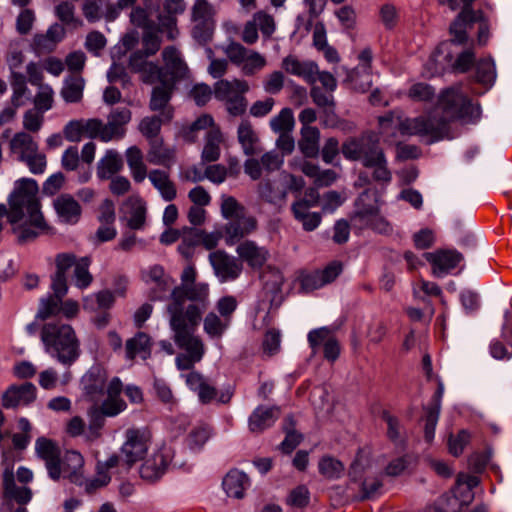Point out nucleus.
I'll return each mask as SVG.
<instances>
[{
    "label": "nucleus",
    "instance_id": "obj_1",
    "mask_svg": "<svg viewBox=\"0 0 512 512\" xmlns=\"http://www.w3.org/2000/svg\"><path fill=\"white\" fill-rule=\"evenodd\" d=\"M480 112L479 105L473 104L460 86H455L441 93L435 111L415 118H403L398 112H390L379 118V124L383 131L394 127L402 135H418L436 142L447 135L450 121H474L480 117Z\"/></svg>",
    "mask_w": 512,
    "mask_h": 512
},
{
    "label": "nucleus",
    "instance_id": "obj_2",
    "mask_svg": "<svg viewBox=\"0 0 512 512\" xmlns=\"http://www.w3.org/2000/svg\"><path fill=\"white\" fill-rule=\"evenodd\" d=\"M10 211L8 219L14 228L20 243L36 239L48 229V225L40 211L38 185L32 179H22L17 183L9 198Z\"/></svg>",
    "mask_w": 512,
    "mask_h": 512
},
{
    "label": "nucleus",
    "instance_id": "obj_3",
    "mask_svg": "<svg viewBox=\"0 0 512 512\" xmlns=\"http://www.w3.org/2000/svg\"><path fill=\"white\" fill-rule=\"evenodd\" d=\"M205 312L196 308L167 312L169 325L173 332V340L177 347L184 351L175 358L179 370L192 369L196 363L202 360L205 354L203 341L195 335Z\"/></svg>",
    "mask_w": 512,
    "mask_h": 512
},
{
    "label": "nucleus",
    "instance_id": "obj_4",
    "mask_svg": "<svg viewBox=\"0 0 512 512\" xmlns=\"http://www.w3.org/2000/svg\"><path fill=\"white\" fill-rule=\"evenodd\" d=\"M471 27H464V39L456 40V33L450 29L452 38L442 42L430 55L425 64L423 74L427 77L440 75L447 70L455 73H466L475 64V52L473 47L458 50L468 40L467 31Z\"/></svg>",
    "mask_w": 512,
    "mask_h": 512
},
{
    "label": "nucleus",
    "instance_id": "obj_5",
    "mask_svg": "<svg viewBox=\"0 0 512 512\" xmlns=\"http://www.w3.org/2000/svg\"><path fill=\"white\" fill-rule=\"evenodd\" d=\"M196 270L192 265L186 266L180 276L181 283L175 284L173 300L168 302L166 311H185L193 308L206 311L210 305L209 285L196 283Z\"/></svg>",
    "mask_w": 512,
    "mask_h": 512
},
{
    "label": "nucleus",
    "instance_id": "obj_6",
    "mask_svg": "<svg viewBox=\"0 0 512 512\" xmlns=\"http://www.w3.org/2000/svg\"><path fill=\"white\" fill-rule=\"evenodd\" d=\"M46 352L64 365H71L79 357V343L73 328L61 322H48L41 330Z\"/></svg>",
    "mask_w": 512,
    "mask_h": 512
},
{
    "label": "nucleus",
    "instance_id": "obj_7",
    "mask_svg": "<svg viewBox=\"0 0 512 512\" xmlns=\"http://www.w3.org/2000/svg\"><path fill=\"white\" fill-rule=\"evenodd\" d=\"M122 390L121 380L118 377L112 378L107 386V398L100 406L94 404L89 408L87 412L89 425L85 432L87 440L93 441L100 437L105 417H115L126 410L127 405L120 397Z\"/></svg>",
    "mask_w": 512,
    "mask_h": 512
},
{
    "label": "nucleus",
    "instance_id": "obj_8",
    "mask_svg": "<svg viewBox=\"0 0 512 512\" xmlns=\"http://www.w3.org/2000/svg\"><path fill=\"white\" fill-rule=\"evenodd\" d=\"M130 120L131 111L128 108H115L109 113L107 123L100 119L92 118L88 127L91 131L98 132V139L103 142H109L124 137L126 133L125 126Z\"/></svg>",
    "mask_w": 512,
    "mask_h": 512
},
{
    "label": "nucleus",
    "instance_id": "obj_9",
    "mask_svg": "<svg viewBox=\"0 0 512 512\" xmlns=\"http://www.w3.org/2000/svg\"><path fill=\"white\" fill-rule=\"evenodd\" d=\"M141 277L148 287L150 300H173L175 279L162 266L156 264L142 270Z\"/></svg>",
    "mask_w": 512,
    "mask_h": 512
},
{
    "label": "nucleus",
    "instance_id": "obj_10",
    "mask_svg": "<svg viewBox=\"0 0 512 512\" xmlns=\"http://www.w3.org/2000/svg\"><path fill=\"white\" fill-rule=\"evenodd\" d=\"M343 156L348 160H384V153L374 135L349 138L341 146Z\"/></svg>",
    "mask_w": 512,
    "mask_h": 512
},
{
    "label": "nucleus",
    "instance_id": "obj_11",
    "mask_svg": "<svg viewBox=\"0 0 512 512\" xmlns=\"http://www.w3.org/2000/svg\"><path fill=\"white\" fill-rule=\"evenodd\" d=\"M125 438V442L121 447L124 460H121L120 465L125 464V469L128 470L147 453L150 433L146 429L131 428L126 431Z\"/></svg>",
    "mask_w": 512,
    "mask_h": 512
},
{
    "label": "nucleus",
    "instance_id": "obj_12",
    "mask_svg": "<svg viewBox=\"0 0 512 512\" xmlns=\"http://www.w3.org/2000/svg\"><path fill=\"white\" fill-rule=\"evenodd\" d=\"M214 16L215 9L207 0H195L192 7V34L197 41L205 43L210 40L215 25Z\"/></svg>",
    "mask_w": 512,
    "mask_h": 512
},
{
    "label": "nucleus",
    "instance_id": "obj_13",
    "mask_svg": "<svg viewBox=\"0 0 512 512\" xmlns=\"http://www.w3.org/2000/svg\"><path fill=\"white\" fill-rule=\"evenodd\" d=\"M174 451L170 446L162 445L154 451L140 466V477L154 482L160 479L171 464Z\"/></svg>",
    "mask_w": 512,
    "mask_h": 512
},
{
    "label": "nucleus",
    "instance_id": "obj_14",
    "mask_svg": "<svg viewBox=\"0 0 512 512\" xmlns=\"http://www.w3.org/2000/svg\"><path fill=\"white\" fill-rule=\"evenodd\" d=\"M162 118L160 116L145 117L139 124L141 133L151 140V153L155 160H171L174 158V152L165 148L162 140L157 138L161 129Z\"/></svg>",
    "mask_w": 512,
    "mask_h": 512
},
{
    "label": "nucleus",
    "instance_id": "obj_15",
    "mask_svg": "<svg viewBox=\"0 0 512 512\" xmlns=\"http://www.w3.org/2000/svg\"><path fill=\"white\" fill-rule=\"evenodd\" d=\"M120 463V457L116 454H113L103 462L98 461L96 466V475L94 477L85 478L82 475L81 480L75 484L83 488L86 493L92 494L110 483V470L119 467Z\"/></svg>",
    "mask_w": 512,
    "mask_h": 512
},
{
    "label": "nucleus",
    "instance_id": "obj_16",
    "mask_svg": "<svg viewBox=\"0 0 512 512\" xmlns=\"http://www.w3.org/2000/svg\"><path fill=\"white\" fill-rule=\"evenodd\" d=\"M447 4L451 10H456L462 5V10L457 18L451 23V30L456 33V40L464 39V27H472L473 23L482 20V12L475 11L471 8L474 0H441Z\"/></svg>",
    "mask_w": 512,
    "mask_h": 512
},
{
    "label": "nucleus",
    "instance_id": "obj_17",
    "mask_svg": "<svg viewBox=\"0 0 512 512\" xmlns=\"http://www.w3.org/2000/svg\"><path fill=\"white\" fill-rule=\"evenodd\" d=\"M107 371L100 365H93L82 377L83 393L88 401L97 404L107 386Z\"/></svg>",
    "mask_w": 512,
    "mask_h": 512
},
{
    "label": "nucleus",
    "instance_id": "obj_18",
    "mask_svg": "<svg viewBox=\"0 0 512 512\" xmlns=\"http://www.w3.org/2000/svg\"><path fill=\"white\" fill-rule=\"evenodd\" d=\"M209 259L215 275L220 282L233 281L237 279L242 272V263L225 251L218 250L212 252L209 255Z\"/></svg>",
    "mask_w": 512,
    "mask_h": 512
},
{
    "label": "nucleus",
    "instance_id": "obj_19",
    "mask_svg": "<svg viewBox=\"0 0 512 512\" xmlns=\"http://www.w3.org/2000/svg\"><path fill=\"white\" fill-rule=\"evenodd\" d=\"M424 257L432 265L433 275L438 278L450 273L462 260V255L456 250L426 252Z\"/></svg>",
    "mask_w": 512,
    "mask_h": 512
},
{
    "label": "nucleus",
    "instance_id": "obj_20",
    "mask_svg": "<svg viewBox=\"0 0 512 512\" xmlns=\"http://www.w3.org/2000/svg\"><path fill=\"white\" fill-rule=\"evenodd\" d=\"M35 452L45 462L49 477L54 481L59 480L56 464L60 459V449L57 443L46 437H39L35 441Z\"/></svg>",
    "mask_w": 512,
    "mask_h": 512
},
{
    "label": "nucleus",
    "instance_id": "obj_21",
    "mask_svg": "<svg viewBox=\"0 0 512 512\" xmlns=\"http://www.w3.org/2000/svg\"><path fill=\"white\" fill-rule=\"evenodd\" d=\"M36 399V387L32 383L10 386L2 395L4 408L27 406Z\"/></svg>",
    "mask_w": 512,
    "mask_h": 512
},
{
    "label": "nucleus",
    "instance_id": "obj_22",
    "mask_svg": "<svg viewBox=\"0 0 512 512\" xmlns=\"http://www.w3.org/2000/svg\"><path fill=\"white\" fill-rule=\"evenodd\" d=\"M122 218L127 226L133 230H140L144 227L146 219V204L139 196H130L122 205Z\"/></svg>",
    "mask_w": 512,
    "mask_h": 512
},
{
    "label": "nucleus",
    "instance_id": "obj_23",
    "mask_svg": "<svg viewBox=\"0 0 512 512\" xmlns=\"http://www.w3.org/2000/svg\"><path fill=\"white\" fill-rule=\"evenodd\" d=\"M65 36V29L58 23L52 24L46 33H37L34 35L31 43L32 49L37 54H46L52 52L57 44Z\"/></svg>",
    "mask_w": 512,
    "mask_h": 512
},
{
    "label": "nucleus",
    "instance_id": "obj_24",
    "mask_svg": "<svg viewBox=\"0 0 512 512\" xmlns=\"http://www.w3.org/2000/svg\"><path fill=\"white\" fill-rule=\"evenodd\" d=\"M83 466L84 458L81 453L74 450L66 451L56 464V468L59 470V479L67 478L74 484L79 482L83 475Z\"/></svg>",
    "mask_w": 512,
    "mask_h": 512
},
{
    "label": "nucleus",
    "instance_id": "obj_25",
    "mask_svg": "<svg viewBox=\"0 0 512 512\" xmlns=\"http://www.w3.org/2000/svg\"><path fill=\"white\" fill-rule=\"evenodd\" d=\"M53 207L60 222L74 225L81 217L80 204L70 194H61L53 200Z\"/></svg>",
    "mask_w": 512,
    "mask_h": 512
},
{
    "label": "nucleus",
    "instance_id": "obj_26",
    "mask_svg": "<svg viewBox=\"0 0 512 512\" xmlns=\"http://www.w3.org/2000/svg\"><path fill=\"white\" fill-rule=\"evenodd\" d=\"M10 149L20 160H45V156L38 153L37 143L26 132H18L13 136Z\"/></svg>",
    "mask_w": 512,
    "mask_h": 512
},
{
    "label": "nucleus",
    "instance_id": "obj_27",
    "mask_svg": "<svg viewBox=\"0 0 512 512\" xmlns=\"http://www.w3.org/2000/svg\"><path fill=\"white\" fill-rule=\"evenodd\" d=\"M74 263V254L60 253L55 258L56 273L52 278L51 288L53 296L63 298L68 291L66 272L72 268Z\"/></svg>",
    "mask_w": 512,
    "mask_h": 512
},
{
    "label": "nucleus",
    "instance_id": "obj_28",
    "mask_svg": "<svg viewBox=\"0 0 512 512\" xmlns=\"http://www.w3.org/2000/svg\"><path fill=\"white\" fill-rule=\"evenodd\" d=\"M172 91V82H163L152 90L149 107L152 111H160L164 121H170L173 117V111L168 107Z\"/></svg>",
    "mask_w": 512,
    "mask_h": 512
},
{
    "label": "nucleus",
    "instance_id": "obj_29",
    "mask_svg": "<svg viewBox=\"0 0 512 512\" xmlns=\"http://www.w3.org/2000/svg\"><path fill=\"white\" fill-rule=\"evenodd\" d=\"M152 339L145 332H138L125 343V358L134 361L137 357L147 360L151 356Z\"/></svg>",
    "mask_w": 512,
    "mask_h": 512
},
{
    "label": "nucleus",
    "instance_id": "obj_30",
    "mask_svg": "<svg viewBox=\"0 0 512 512\" xmlns=\"http://www.w3.org/2000/svg\"><path fill=\"white\" fill-rule=\"evenodd\" d=\"M377 212H379L378 199L374 193L364 191L355 202V211L352 216L353 225L357 227L359 223H367L369 218L373 217Z\"/></svg>",
    "mask_w": 512,
    "mask_h": 512
},
{
    "label": "nucleus",
    "instance_id": "obj_31",
    "mask_svg": "<svg viewBox=\"0 0 512 512\" xmlns=\"http://www.w3.org/2000/svg\"><path fill=\"white\" fill-rule=\"evenodd\" d=\"M279 415L280 409L277 406H258L249 417L250 431L254 433L264 431L274 424Z\"/></svg>",
    "mask_w": 512,
    "mask_h": 512
},
{
    "label": "nucleus",
    "instance_id": "obj_32",
    "mask_svg": "<svg viewBox=\"0 0 512 512\" xmlns=\"http://www.w3.org/2000/svg\"><path fill=\"white\" fill-rule=\"evenodd\" d=\"M237 136L246 156L256 157L262 154L263 148L261 147L259 137L249 121L243 120L240 123Z\"/></svg>",
    "mask_w": 512,
    "mask_h": 512
},
{
    "label": "nucleus",
    "instance_id": "obj_33",
    "mask_svg": "<svg viewBox=\"0 0 512 512\" xmlns=\"http://www.w3.org/2000/svg\"><path fill=\"white\" fill-rule=\"evenodd\" d=\"M185 382L189 389L195 392L202 404L210 403L216 397V389L199 372L190 371L185 375Z\"/></svg>",
    "mask_w": 512,
    "mask_h": 512
},
{
    "label": "nucleus",
    "instance_id": "obj_34",
    "mask_svg": "<svg viewBox=\"0 0 512 512\" xmlns=\"http://www.w3.org/2000/svg\"><path fill=\"white\" fill-rule=\"evenodd\" d=\"M384 185L391 181L392 174L386 166V162H364V170L360 171L356 186L369 183L370 180Z\"/></svg>",
    "mask_w": 512,
    "mask_h": 512
},
{
    "label": "nucleus",
    "instance_id": "obj_35",
    "mask_svg": "<svg viewBox=\"0 0 512 512\" xmlns=\"http://www.w3.org/2000/svg\"><path fill=\"white\" fill-rule=\"evenodd\" d=\"M236 252L239 258L252 268L262 267L268 258V251L250 240L241 242Z\"/></svg>",
    "mask_w": 512,
    "mask_h": 512
},
{
    "label": "nucleus",
    "instance_id": "obj_36",
    "mask_svg": "<svg viewBox=\"0 0 512 512\" xmlns=\"http://www.w3.org/2000/svg\"><path fill=\"white\" fill-rule=\"evenodd\" d=\"M256 228V220L244 215L232 219L225 227L226 243L233 245Z\"/></svg>",
    "mask_w": 512,
    "mask_h": 512
},
{
    "label": "nucleus",
    "instance_id": "obj_37",
    "mask_svg": "<svg viewBox=\"0 0 512 512\" xmlns=\"http://www.w3.org/2000/svg\"><path fill=\"white\" fill-rule=\"evenodd\" d=\"M227 148V143L220 128L208 130L202 149V160H218Z\"/></svg>",
    "mask_w": 512,
    "mask_h": 512
},
{
    "label": "nucleus",
    "instance_id": "obj_38",
    "mask_svg": "<svg viewBox=\"0 0 512 512\" xmlns=\"http://www.w3.org/2000/svg\"><path fill=\"white\" fill-rule=\"evenodd\" d=\"M222 485L229 497L241 499L250 486V480L244 472L234 469L226 474Z\"/></svg>",
    "mask_w": 512,
    "mask_h": 512
},
{
    "label": "nucleus",
    "instance_id": "obj_39",
    "mask_svg": "<svg viewBox=\"0 0 512 512\" xmlns=\"http://www.w3.org/2000/svg\"><path fill=\"white\" fill-rule=\"evenodd\" d=\"M282 68L289 74L302 77L308 83L316 81L317 64L301 62L294 56H287L282 61Z\"/></svg>",
    "mask_w": 512,
    "mask_h": 512
},
{
    "label": "nucleus",
    "instance_id": "obj_40",
    "mask_svg": "<svg viewBox=\"0 0 512 512\" xmlns=\"http://www.w3.org/2000/svg\"><path fill=\"white\" fill-rule=\"evenodd\" d=\"M249 90V85L245 80L234 79L219 80L214 85V96L217 100L224 103L238 95L245 94Z\"/></svg>",
    "mask_w": 512,
    "mask_h": 512
},
{
    "label": "nucleus",
    "instance_id": "obj_41",
    "mask_svg": "<svg viewBox=\"0 0 512 512\" xmlns=\"http://www.w3.org/2000/svg\"><path fill=\"white\" fill-rule=\"evenodd\" d=\"M4 497L8 500H15L21 506L30 502L32 492L24 486H17L14 481V474L11 470H5L3 473Z\"/></svg>",
    "mask_w": 512,
    "mask_h": 512
},
{
    "label": "nucleus",
    "instance_id": "obj_42",
    "mask_svg": "<svg viewBox=\"0 0 512 512\" xmlns=\"http://www.w3.org/2000/svg\"><path fill=\"white\" fill-rule=\"evenodd\" d=\"M162 58L167 73L172 81L181 78L187 71V66L181 56L180 51L174 46H167L162 51Z\"/></svg>",
    "mask_w": 512,
    "mask_h": 512
},
{
    "label": "nucleus",
    "instance_id": "obj_43",
    "mask_svg": "<svg viewBox=\"0 0 512 512\" xmlns=\"http://www.w3.org/2000/svg\"><path fill=\"white\" fill-rule=\"evenodd\" d=\"M320 130L317 127L300 129L298 147L306 158H316L319 154Z\"/></svg>",
    "mask_w": 512,
    "mask_h": 512
},
{
    "label": "nucleus",
    "instance_id": "obj_44",
    "mask_svg": "<svg viewBox=\"0 0 512 512\" xmlns=\"http://www.w3.org/2000/svg\"><path fill=\"white\" fill-rule=\"evenodd\" d=\"M475 76L474 79L477 83L485 87V90L490 89L497 78L495 61L491 56L484 57L475 62Z\"/></svg>",
    "mask_w": 512,
    "mask_h": 512
},
{
    "label": "nucleus",
    "instance_id": "obj_45",
    "mask_svg": "<svg viewBox=\"0 0 512 512\" xmlns=\"http://www.w3.org/2000/svg\"><path fill=\"white\" fill-rule=\"evenodd\" d=\"M148 177L165 201H172L176 197V187L166 171L152 170Z\"/></svg>",
    "mask_w": 512,
    "mask_h": 512
},
{
    "label": "nucleus",
    "instance_id": "obj_46",
    "mask_svg": "<svg viewBox=\"0 0 512 512\" xmlns=\"http://www.w3.org/2000/svg\"><path fill=\"white\" fill-rule=\"evenodd\" d=\"M85 86L84 79L79 75H71L64 81L61 96L67 103H78L82 100Z\"/></svg>",
    "mask_w": 512,
    "mask_h": 512
},
{
    "label": "nucleus",
    "instance_id": "obj_47",
    "mask_svg": "<svg viewBox=\"0 0 512 512\" xmlns=\"http://www.w3.org/2000/svg\"><path fill=\"white\" fill-rule=\"evenodd\" d=\"M213 434L211 426L199 424L193 427L185 439L186 446L193 452H199Z\"/></svg>",
    "mask_w": 512,
    "mask_h": 512
},
{
    "label": "nucleus",
    "instance_id": "obj_48",
    "mask_svg": "<svg viewBox=\"0 0 512 512\" xmlns=\"http://www.w3.org/2000/svg\"><path fill=\"white\" fill-rule=\"evenodd\" d=\"M90 264V257L85 256L77 258L74 255V263L72 266L74 267L73 279L75 286L81 290L88 288L93 281V276L89 272Z\"/></svg>",
    "mask_w": 512,
    "mask_h": 512
},
{
    "label": "nucleus",
    "instance_id": "obj_49",
    "mask_svg": "<svg viewBox=\"0 0 512 512\" xmlns=\"http://www.w3.org/2000/svg\"><path fill=\"white\" fill-rule=\"evenodd\" d=\"M301 169L305 175L313 178L315 184L319 187H326L331 185L333 182H335L338 176L334 170H321L313 162H303Z\"/></svg>",
    "mask_w": 512,
    "mask_h": 512
},
{
    "label": "nucleus",
    "instance_id": "obj_50",
    "mask_svg": "<svg viewBox=\"0 0 512 512\" xmlns=\"http://www.w3.org/2000/svg\"><path fill=\"white\" fill-rule=\"evenodd\" d=\"M240 170L239 162H229V167L218 163L205 167V178L213 183L220 184L227 176H237Z\"/></svg>",
    "mask_w": 512,
    "mask_h": 512
},
{
    "label": "nucleus",
    "instance_id": "obj_51",
    "mask_svg": "<svg viewBox=\"0 0 512 512\" xmlns=\"http://www.w3.org/2000/svg\"><path fill=\"white\" fill-rule=\"evenodd\" d=\"M258 192L261 199L275 206L282 207L286 202L287 191L276 183H260Z\"/></svg>",
    "mask_w": 512,
    "mask_h": 512
},
{
    "label": "nucleus",
    "instance_id": "obj_52",
    "mask_svg": "<svg viewBox=\"0 0 512 512\" xmlns=\"http://www.w3.org/2000/svg\"><path fill=\"white\" fill-rule=\"evenodd\" d=\"M144 5L143 6H135V4L131 7L132 10L130 12L129 18L130 22L138 27L142 28L144 30L150 29L154 27L153 21L150 19L152 14V4L149 2V0H143Z\"/></svg>",
    "mask_w": 512,
    "mask_h": 512
},
{
    "label": "nucleus",
    "instance_id": "obj_53",
    "mask_svg": "<svg viewBox=\"0 0 512 512\" xmlns=\"http://www.w3.org/2000/svg\"><path fill=\"white\" fill-rule=\"evenodd\" d=\"M271 130L276 134L292 133L295 126L294 114L291 108H283L269 122Z\"/></svg>",
    "mask_w": 512,
    "mask_h": 512
},
{
    "label": "nucleus",
    "instance_id": "obj_54",
    "mask_svg": "<svg viewBox=\"0 0 512 512\" xmlns=\"http://www.w3.org/2000/svg\"><path fill=\"white\" fill-rule=\"evenodd\" d=\"M89 123L90 119L69 121L63 129L65 138L70 141H79L82 134H85L89 138H98V132L91 131L88 127Z\"/></svg>",
    "mask_w": 512,
    "mask_h": 512
},
{
    "label": "nucleus",
    "instance_id": "obj_55",
    "mask_svg": "<svg viewBox=\"0 0 512 512\" xmlns=\"http://www.w3.org/2000/svg\"><path fill=\"white\" fill-rule=\"evenodd\" d=\"M114 303V295L108 290L89 295L83 299V308L88 311L109 309Z\"/></svg>",
    "mask_w": 512,
    "mask_h": 512
},
{
    "label": "nucleus",
    "instance_id": "obj_56",
    "mask_svg": "<svg viewBox=\"0 0 512 512\" xmlns=\"http://www.w3.org/2000/svg\"><path fill=\"white\" fill-rule=\"evenodd\" d=\"M331 93H325L319 87H312L310 92L314 104L323 110L327 120L335 117V102Z\"/></svg>",
    "mask_w": 512,
    "mask_h": 512
},
{
    "label": "nucleus",
    "instance_id": "obj_57",
    "mask_svg": "<svg viewBox=\"0 0 512 512\" xmlns=\"http://www.w3.org/2000/svg\"><path fill=\"white\" fill-rule=\"evenodd\" d=\"M230 325V320L218 316L215 312L206 315L203 322L204 331L213 338H220Z\"/></svg>",
    "mask_w": 512,
    "mask_h": 512
},
{
    "label": "nucleus",
    "instance_id": "obj_58",
    "mask_svg": "<svg viewBox=\"0 0 512 512\" xmlns=\"http://www.w3.org/2000/svg\"><path fill=\"white\" fill-rule=\"evenodd\" d=\"M468 502L458 496V491L453 489L451 492L441 495L435 503V509L438 512H459L461 507Z\"/></svg>",
    "mask_w": 512,
    "mask_h": 512
},
{
    "label": "nucleus",
    "instance_id": "obj_59",
    "mask_svg": "<svg viewBox=\"0 0 512 512\" xmlns=\"http://www.w3.org/2000/svg\"><path fill=\"white\" fill-rule=\"evenodd\" d=\"M292 212L294 217L302 223L304 230L313 231L321 223V215L317 212H309V210H303L300 205H292Z\"/></svg>",
    "mask_w": 512,
    "mask_h": 512
},
{
    "label": "nucleus",
    "instance_id": "obj_60",
    "mask_svg": "<svg viewBox=\"0 0 512 512\" xmlns=\"http://www.w3.org/2000/svg\"><path fill=\"white\" fill-rule=\"evenodd\" d=\"M318 468L319 472L324 477L329 479L340 478L344 471L343 464L331 456H324L321 458L318 464Z\"/></svg>",
    "mask_w": 512,
    "mask_h": 512
},
{
    "label": "nucleus",
    "instance_id": "obj_61",
    "mask_svg": "<svg viewBox=\"0 0 512 512\" xmlns=\"http://www.w3.org/2000/svg\"><path fill=\"white\" fill-rule=\"evenodd\" d=\"M53 103L54 91L52 87L47 84L40 85L34 98V109L45 113L53 107Z\"/></svg>",
    "mask_w": 512,
    "mask_h": 512
},
{
    "label": "nucleus",
    "instance_id": "obj_62",
    "mask_svg": "<svg viewBox=\"0 0 512 512\" xmlns=\"http://www.w3.org/2000/svg\"><path fill=\"white\" fill-rule=\"evenodd\" d=\"M479 483L476 476L469 474H460L457 478L456 491L464 498V502H470L473 498L472 489Z\"/></svg>",
    "mask_w": 512,
    "mask_h": 512
},
{
    "label": "nucleus",
    "instance_id": "obj_63",
    "mask_svg": "<svg viewBox=\"0 0 512 512\" xmlns=\"http://www.w3.org/2000/svg\"><path fill=\"white\" fill-rule=\"evenodd\" d=\"M161 37L158 34V31H156L153 28L144 30L142 35V49L146 55L153 56L155 55L161 47Z\"/></svg>",
    "mask_w": 512,
    "mask_h": 512
},
{
    "label": "nucleus",
    "instance_id": "obj_64",
    "mask_svg": "<svg viewBox=\"0 0 512 512\" xmlns=\"http://www.w3.org/2000/svg\"><path fill=\"white\" fill-rule=\"evenodd\" d=\"M266 64L267 61L263 55L257 51L251 50L244 63L241 65V70L245 75L251 76L262 70Z\"/></svg>",
    "mask_w": 512,
    "mask_h": 512
}]
</instances>
